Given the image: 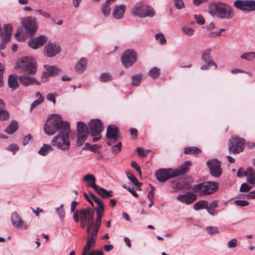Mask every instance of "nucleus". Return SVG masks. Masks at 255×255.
<instances>
[{
  "instance_id": "25",
  "label": "nucleus",
  "mask_w": 255,
  "mask_h": 255,
  "mask_svg": "<svg viewBox=\"0 0 255 255\" xmlns=\"http://www.w3.org/2000/svg\"><path fill=\"white\" fill-rule=\"evenodd\" d=\"M191 164V162L190 161H187L182 164L179 169H173L174 171H177V172H175V176H179L186 172L188 169V167L190 166Z\"/></svg>"
},
{
  "instance_id": "28",
  "label": "nucleus",
  "mask_w": 255,
  "mask_h": 255,
  "mask_svg": "<svg viewBox=\"0 0 255 255\" xmlns=\"http://www.w3.org/2000/svg\"><path fill=\"white\" fill-rule=\"evenodd\" d=\"M218 206V202L217 200L213 201L210 204H208L207 212L212 216H215L218 212L215 210V209L217 208Z\"/></svg>"
},
{
  "instance_id": "48",
  "label": "nucleus",
  "mask_w": 255,
  "mask_h": 255,
  "mask_svg": "<svg viewBox=\"0 0 255 255\" xmlns=\"http://www.w3.org/2000/svg\"><path fill=\"white\" fill-rule=\"evenodd\" d=\"M96 214H97V217H96V223L97 225L98 226L99 224H101V221L102 217L104 215V210H101L99 209H96Z\"/></svg>"
},
{
  "instance_id": "17",
  "label": "nucleus",
  "mask_w": 255,
  "mask_h": 255,
  "mask_svg": "<svg viewBox=\"0 0 255 255\" xmlns=\"http://www.w3.org/2000/svg\"><path fill=\"white\" fill-rule=\"evenodd\" d=\"M106 136L108 139L113 140V142L117 141L120 137L119 128L114 125H109L107 128Z\"/></svg>"
},
{
  "instance_id": "41",
  "label": "nucleus",
  "mask_w": 255,
  "mask_h": 255,
  "mask_svg": "<svg viewBox=\"0 0 255 255\" xmlns=\"http://www.w3.org/2000/svg\"><path fill=\"white\" fill-rule=\"evenodd\" d=\"M101 10L105 16H109L111 13L110 4L105 2L102 6Z\"/></svg>"
},
{
  "instance_id": "3",
  "label": "nucleus",
  "mask_w": 255,
  "mask_h": 255,
  "mask_svg": "<svg viewBox=\"0 0 255 255\" xmlns=\"http://www.w3.org/2000/svg\"><path fill=\"white\" fill-rule=\"evenodd\" d=\"M210 13L213 16L222 20H230L235 16V12L232 6L221 2L210 4Z\"/></svg>"
},
{
  "instance_id": "32",
  "label": "nucleus",
  "mask_w": 255,
  "mask_h": 255,
  "mask_svg": "<svg viewBox=\"0 0 255 255\" xmlns=\"http://www.w3.org/2000/svg\"><path fill=\"white\" fill-rule=\"evenodd\" d=\"M87 60L85 58H81L76 64L75 69L78 72H82L86 68Z\"/></svg>"
},
{
  "instance_id": "13",
  "label": "nucleus",
  "mask_w": 255,
  "mask_h": 255,
  "mask_svg": "<svg viewBox=\"0 0 255 255\" xmlns=\"http://www.w3.org/2000/svg\"><path fill=\"white\" fill-rule=\"evenodd\" d=\"M175 171L172 168H161L156 172V176L159 182H165L168 179L176 177Z\"/></svg>"
},
{
  "instance_id": "55",
  "label": "nucleus",
  "mask_w": 255,
  "mask_h": 255,
  "mask_svg": "<svg viewBox=\"0 0 255 255\" xmlns=\"http://www.w3.org/2000/svg\"><path fill=\"white\" fill-rule=\"evenodd\" d=\"M195 18L199 24L203 25L205 23V19L203 16L200 14L194 15Z\"/></svg>"
},
{
  "instance_id": "31",
  "label": "nucleus",
  "mask_w": 255,
  "mask_h": 255,
  "mask_svg": "<svg viewBox=\"0 0 255 255\" xmlns=\"http://www.w3.org/2000/svg\"><path fill=\"white\" fill-rule=\"evenodd\" d=\"M248 174L247 175V181L250 184H255V170L253 167L248 168Z\"/></svg>"
},
{
  "instance_id": "20",
  "label": "nucleus",
  "mask_w": 255,
  "mask_h": 255,
  "mask_svg": "<svg viewBox=\"0 0 255 255\" xmlns=\"http://www.w3.org/2000/svg\"><path fill=\"white\" fill-rule=\"evenodd\" d=\"M20 83L25 86L30 85H40V83L34 77L27 75H22L19 77Z\"/></svg>"
},
{
  "instance_id": "18",
  "label": "nucleus",
  "mask_w": 255,
  "mask_h": 255,
  "mask_svg": "<svg viewBox=\"0 0 255 255\" xmlns=\"http://www.w3.org/2000/svg\"><path fill=\"white\" fill-rule=\"evenodd\" d=\"M47 38L45 35H41L36 37L31 38L28 42V46L33 49H37L46 42Z\"/></svg>"
},
{
  "instance_id": "45",
  "label": "nucleus",
  "mask_w": 255,
  "mask_h": 255,
  "mask_svg": "<svg viewBox=\"0 0 255 255\" xmlns=\"http://www.w3.org/2000/svg\"><path fill=\"white\" fill-rule=\"evenodd\" d=\"M160 75V69L154 67L150 69L149 72V75L152 78H157Z\"/></svg>"
},
{
  "instance_id": "56",
  "label": "nucleus",
  "mask_w": 255,
  "mask_h": 255,
  "mask_svg": "<svg viewBox=\"0 0 255 255\" xmlns=\"http://www.w3.org/2000/svg\"><path fill=\"white\" fill-rule=\"evenodd\" d=\"M4 67L3 65L0 63V87H2L3 85V75Z\"/></svg>"
},
{
  "instance_id": "43",
  "label": "nucleus",
  "mask_w": 255,
  "mask_h": 255,
  "mask_svg": "<svg viewBox=\"0 0 255 255\" xmlns=\"http://www.w3.org/2000/svg\"><path fill=\"white\" fill-rule=\"evenodd\" d=\"M181 31L183 33L189 36L193 35L195 32L194 29L189 27L188 26H184L182 27Z\"/></svg>"
},
{
  "instance_id": "39",
  "label": "nucleus",
  "mask_w": 255,
  "mask_h": 255,
  "mask_svg": "<svg viewBox=\"0 0 255 255\" xmlns=\"http://www.w3.org/2000/svg\"><path fill=\"white\" fill-rule=\"evenodd\" d=\"M112 79V76L109 73H103L99 77V80L101 82H108Z\"/></svg>"
},
{
  "instance_id": "40",
  "label": "nucleus",
  "mask_w": 255,
  "mask_h": 255,
  "mask_svg": "<svg viewBox=\"0 0 255 255\" xmlns=\"http://www.w3.org/2000/svg\"><path fill=\"white\" fill-rule=\"evenodd\" d=\"M94 216V211L93 209L89 208V212H88V215L86 221H87V225L93 226V225L94 224H93Z\"/></svg>"
},
{
  "instance_id": "60",
  "label": "nucleus",
  "mask_w": 255,
  "mask_h": 255,
  "mask_svg": "<svg viewBox=\"0 0 255 255\" xmlns=\"http://www.w3.org/2000/svg\"><path fill=\"white\" fill-rule=\"evenodd\" d=\"M35 11L38 12L41 15L44 17L48 18H51V15L48 12L43 11L41 9H36L35 10Z\"/></svg>"
},
{
  "instance_id": "24",
  "label": "nucleus",
  "mask_w": 255,
  "mask_h": 255,
  "mask_svg": "<svg viewBox=\"0 0 255 255\" xmlns=\"http://www.w3.org/2000/svg\"><path fill=\"white\" fill-rule=\"evenodd\" d=\"M96 240L93 237L87 236V242L84 247L82 255H88V253L90 251L91 248H94L95 245Z\"/></svg>"
},
{
  "instance_id": "35",
  "label": "nucleus",
  "mask_w": 255,
  "mask_h": 255,
  "mask_svg": "<svg viewBox=\"0 0 255 255\" xmlns=\"http://www.w3.org/2000/svg\"><path fill=\"white\" fill-rule=\"evenodd\" d=\"M18 127V125L17 122L13 120L6 128L5 130V131L9 134H12L17 129Z\"/></svg>"
},
{
  "instance_id": "54",
  "label": "nucleus",
  "mask_w": 255,
  "mask_h": 255,
  "mask_svg": "<svg viewBox=\"0 0 255 255\" xmlns=\"http://www.w3.org/2000/svg\"><path fill=\"white\" fill-rule=\"evenodd\" d=\"M252 188V186H251L246 183H244L241 185L240 190L242 192H246L249 191Z\"/></svg>"
},
{
  "instance_id": "12",
  "label": "nucleus",
  "mask_w": 255,
  "mask_h": 255,
  "mask_svg": "<svg viewBox=\"0 0 255 255\" xmlns=\"http://www.w3.org/2000/svg\"><path fill=\"white\" fill-rule=\"evenodd\" d=\"M44 69L45 70L41 75L42 81L43 82L47 81L49 77H54L62 73V70L56 66L45 65Z\"/></svg>"
},
{
  "instance_id": "62",
  "label": "nucleus",
  "mask_w": 255,
  "mask_h": 255,
  "mask_svg": "<svg viewBox=\"0 0 255 255\" xmlns=\"http://www.w3.org/2000/svg\"><path fill=\"white\" fill-rule=\"evenodd\" d=\"M31 139V136L30 134H28L27 135L25 136L22 140V144L23 146L26 145L27 143H29V141Z\"/></svg>"
},
{
  "instance_id": "33",
  "label": "nucleus",
  "mask_w": 255,
  "mask_h": 255,
  "mask_svg": "<svg viewBox=\"0 0 255 255\" xmlns=\"http://www.w3.org/2000/svg\"><path fill=\"white\" fill-rule=\"evenodd\" d=\"M53 148L51 145L44 144L38 151V153L42 156L47 155L50 152H52Z\"/></svg>"
},
{
  "instance_id": "21",
  "label": "nucleus",
  "mask_w": 255,
  "mask_h": 255,
  "mask_svg": "<svg viewBox=\"0 0 255 255\" xmlns=\"http://www.w3.org/2000/svg\"><path fill=\"white\" fill-rule=\"evenodd\" d=\"M176 199L182 203L189 204L195 201L197 199V197L195 194L188 192L185 194H180L177 196Z\"/></svg>"
},
{
  "instance_id": "9",
  "label": "nucleus",
  "mask_w": 255,
  "mask_h": 255,
  "mask_svg": "<svg viewBox=\"0 0 255 255\" xmlns=\"http://www.w3.org/2000/svg\"><path fill=\"white\" fill-rule=\"evenodd\" d=\"M36 20V18L32 16H27L22 19L21 25L27 34L30 36L34 35L38 29Z\"/></svg>"
},
{
  "instance_id": "37",
  "label": "nucleus",
  "mask_w": 255,
  "mask_h": 255,
  "mask_svg": "<svg viewBox=\"0 0 255 255\" xmlns=\"http://www.w3.org/2000/svg\"><path fill=\"white\" fill-rule=\"evenodd\" d=\"M36 97H39V99L34 101L31 105L30 110L31 111L35 107L38 106L44 101V97L40 94V92H38L35 94Z\"/></svg>"
},
{
  "instance_id": "42",
  "label": "nucleus",
  "mask_w": 255,
  "mask_h": 255,
  "mask_svg": "<svg viewBox=\"0 0 255 255\" xmlns=\"http://www.w3.org/2000/svg\"><path fill=\"white\" fill-rule=\"evenodd\" d=\"M142 78L141 74L134 75L131 76L132 85L134 86H138Z\"/></svg>"
},
{
  "instance_id": "11",
  "label": "nucleus",
  "mask_w": 255,
  "mask_h": 255,
  "mask_svg": "<svg viewBox=\"0 0 255 255\" xmlns=\"http://www.w3.org/2000/svg\"><path fill=\"white\" fill-rule=\"evenodd\" d=\"M136 54L131 49L126 50L122 55L121 60L125 67L128 68L131 66L136 61Z\"/></svg>"
},
{
  "instance_id": "47",
  "label": "nucleus",
  "mask_w": 255,
  "mask_h": 255,
  "mask_svg": "<svg viewBox=\"0 0 255 255\" xmlns=\"http://www.w3.org/2000/svg\"><path fill=\"white\" fill-rule=\"evenodd\" d=\"M241 58L248 61L253 60L255 58V53L254 52H251L244 53L241 55Z\"/></svg>"
},
{
  "instance_id": "6",
  "label": "nucleus",
  "mask_w": 255,
  "mask_h": 255,
  "mask_svg": "<svg viewBox=\"0 0 255 255\" xmlns=\"http://www.w3.org/2000/svg\"><path fill=\"white\" fill-rule=\"evenodd\" d=\"M218 189V186L216 182L207 181L195 185L193 189L195 193L200 195H207L214 193Z\"/></svg>"
},
{
  "instance_id": "14",
  "label": "nucleus",
  "mask_w": 255,
  "mask_h": 255,
  "mask_svg": "<svg viewBox=\"0 0 255 255\" xmlns=\"http://www.w3.org/2000/svg\"><path fill=\"white\" fill-rule=\"evenodd\" d=\"M207 164L209 168L210 174L215 177H219L222 174L221 163L217 159L209 160Z\"/></svg>"
},
{
  "instance_id": "36",
  "label": "nucleus",
  "mask_w": 255,
  "mask_h": 255,
  "mask_svg": "<svg viewBox=\"0 0 255 255\" xmlns=\"http://www.w3.org/2000/svg\"><path fill=\"white\" fill-rule=\"evenodd\" d=\"M90 197L96 203L98 206L96 207L95 209H99L101 210H104L105 206L102 201L97 196H96L93 193L90 192L89 193Z\"/></svg>"
},
{
  "instance_id": "49",
  "label": "nucleus",
  "mask_w": 255,
  "mask_h": 255,
  "mask_svg": "<svg viewBox=\"0 0 255 255\" xmlns=\"http://www.w3.org/2000/svg\"><path fill=\"white\" fill-rule=\"evenodd\" d=\"M9 118V114L5 109H0V120L5 121Z\"/></svg>"
},
{
  "instance_id": "53",
  "label": "nucleus",
  "mask_w": 255,
  "mask_h": 255,
  "mask_svg": "<svg viewBox=\"0 0 255 255\" xmlns=\"http://www.w3.org/2000/svg\"><path fill=\"white\" fill-rule=\"evenodd\" d=\"M206 230L208 234H214L219 233V230L217 227L209 226L206 228Z\"/></svg>"
},
{
  "instance_id": "27",
  "label": "nucleus",
  "mask_w": 255,
  "mask_h": 255,
  "mask_svg": "<svg viewBox=\"0 0 255 255\" xmlns=\"http://www.w3.org/2000/svg\"><path fill=\"white\" fill-rule=\"evenodd\" d=\"M84 182L87 181V186L93 188L94 189L97 188V185L95 184L96 178L94 175L87 174L83 179Z\"/></svg>"
},
{
  "instance_id": "44",
  "label": "nucleus",
  "mask_w": 255,
  "mask_h": 255,
  "mask_svg": "<svg viewBox=\"0 0 255 255\" xmlns=\"http://www.w3.org/2000/svg\"><path fill=\"white\" fill-rule=\"evenodd\" d=\"M56 211L61 221H63L65 218V212L63 208V205L62 204L60 207L56 208Z\"/></svg>"
},
{
  "instance_id": "57",
  "label": "nucleus",
  "mask_w": 255,
  "mask_h": 255,
  "mask_svg": "<svg viewBox=\"0 0 255 255\" xmlns=\"http://www.w3.org/2000/svg\"><path fill=\"white\" fill-rule=\"evenodd\" d=\"M248 169L245 171L242 167L239 169L237 172V176L239 178H242L243 176H247L248 174Z\"/></svg>"
},
{
  "instance_id": "15",
  "label": "nucleus",
  "mask_w": 255,
  "mask_h": 255,
  "mask_svg": "<svg viewBox=\"0 0 255 255\" xmlns=\"http://www.w3.org/2000/svg\"><path fill=\"white\" fill-rule=\"evenodd\" d=\"M172 187L177 190L190 189L191 188L189 180L187 181V179L183 178H179L174 180L172 182Z\"/></svg>"
},
{
  "instance_id": "1",
  "label": "nucleus",
  "mask_w": 255,
  "mask_h": 255,
  "mask_svg": "<svg viewBox=\"0 0 255 255\" xmlns=\"http://www.w3.org/2000/svg\"><path fill=\"white\" fill-rule=\"evenodd\" d=\"M88 125L82 122L77 123L76 144L78 146H80L85 142L89 134H99L103 129V123L99 119L91 120Z\"/></svg>"
},
{
  "instance_id": "5",
  "label": "nucleus",
  "mask_w": 255,
  "mask_h": 255,
  "mask_svg": "<svg viewBox=\"0 0 255 255\" xmlns=\"http://www.w3.org/2000/svg\"><path fill=\"white\" fill-rule=\"evenodd\" d=\"M70 129L59 132L51 140L52 145L56 146L58 149L65 151L70 148V142L69 138Z\"/></svg>"
},
{
  "instance_id": "16",
  "label": "nucleus",
  "mask_w": 255,
  "mask_h": 255,
  "mask_svg": "<svg viewBox=\"0 0 255 255\" xmlns=\"http://www.w3.org/2000/svg\"><path fill=\"white\" fill-rule=\"evenodd\" d=\"M44 51L47 57H52L61 52V48L58 44L49 42L45 46Z\"/></svg>"
},
{
  "instance_id": "50",
  "label": "nucleus",
  "mask_w": 255,
  "mask_h": 255,
  "mask_svg": "<svg viewBox=\"0 0 255 255\" xmlns=\"http://www.w3.org/2000/svg\"><path fill=\"white\" fill-rule=\"evenodd\" d=\"M149 150H145L143 148L141 147H137L136 148V152L138 155L142 158L145 157L146 156L147 154L149 152Z\"/></svg>"
},
{
  "instance_id": "29",
  "label": "nucleus",
  "mask_w": 255,
  "mask_h": 255,
  "mask_svg": "<svg viewBox=\"0 0 255 255\" xmlns=\"http://www.w3.org/2000/svg\"><path fill=\"white\" fill-rule=\"evenodd\" d=\"M8 85L9 88L15 90L18 87L17 76L15 74H11L8 78Z\"/></svg>"
},
{
  "instance_id": "52",
  "label": "nucleus",
  "mask_w": 255,
  "mask_h": 255,
  "mask_svg": "<svg viewBox=\"0 0 255 255\" xmlns=\"http://www.w3.org/2000/svg\"><path fill=\"white\" fill-rule=\"evenodd\" d=\"M155 38L157 40H159L161 44H165L166 42V40L165 38L164 35L162 33H158L155 35Z\"/></svg>"
},
{
  "instance_id": "10",
  "label": "nucleus",
  "mask_w": 255,
  "mask_h": 255,
  "mask_svg": "<svg viewBox=\"0 0 255 255\" xmlns=\"http://www.w3.org/2000/svg\"><path fill=\"white\" fill-rule=\"evenodd\" d=\"M233 6L238 9L246 12L255 11V0H236Z\"/></svg>"
},
{
  "instance_id": "2",
  "label": "nucleus",
  "mask_w": 255,
  "mask_h": 255,
  "mask_svg": "<svg viewBox=\"0 0 255 255\" xmlns=\"http://www.w3.org/2000/svg\"><path fill=\"white\" fill-rule=\"evenodd\" d=\"M70 129V125L67 122L63 121L61 117L57 114L49 117L44 126V132L48 135H52L56 132H61Z\"/></svg>"
},
{
  "instance_id": "46",
  "label": "nucleus",
  "mask_w": 255,
  "mask_h": 255,
  "mask_svg": "<svg viewBox=\"0 0 255 255\" xmlns=\"http://www.w3.org/2000/svg\"><path fill=\"white\" fill-rule=\"evenodd\" d=\"M127 177L136 187H140L141 186V183L138 182L137 179L132 174L130 173H127Z\"/></svg>"
},
{
  "instance_id": "38",
  "label": "nucleus",
  "mask_w": 255,
  "mask_h": 255,
  "mask_svg": "<svg viewBox=\"0 0 255 255\" xmlns=\"http://www.w3.org/2000/svg\"><path fill=\"white\" fill-rule=\"evenodd\" d=\"M201 152V150L196 146L186 147L184 148V153L187 154H198Z\"/></svg>"
},
{
  "instance_id": "51",
  "label": "nucleus",
  "mask_w": 255,
  "mask_h": 255,
  "mask_svg": "<svg viewBox=\"0 0 255 255\" xmlns=\"http://www.w3.org/2000/svg\"><path fill=\"white\" fill-rule=\"evenodd\" d=\"M234 203L236 206L241 207L247 206L250 204L248 201L244 200H236L235 201Z\"/></svg>"
},
{
  "instance_id": "63",
  "label": "nucleus",
  "mask_w": 255,
  "mask_h": 255,
  "mask_svg": "<svg viewBox=\"0 0 255 255\" xmlns=\"http://www.w3.org/2000/svg\"><path fill=\"white\" fill-rule=\"evenodd\" d=\"M8 150L14 153L18 150V146L16 144H12L8 147Z\"/></svg>"
},
{
  "instance_id": "7",
  "label": "nucleus",
  "mask_w": 255,
  "mask_h": 255,
  "mask_svg": "<svg viewBox=\"0 0 255 255\" xmlns=\"http://www.w3.org/2000/svg\"><path fill=\"white\" fill-rule=\"evenodd\" d=\"M245 140L244 138L232 137L229 140V152L231 153L237 154L242 152L245 147Z\"/></svg>"
},
{
  "instance_id": "4",
  "label": "nucleus",
  "mask_w": 255,
  "mask_h": 255,
  "mask_svg": "<svg viewBox=\"0 0 255 255\" xmlns=\"http://www.w3.org/2000/svg\"><path fill=\"white\" fill-rule=\"evenodd\" d=\"M155 11L151 6L142 1L136 2L131 10V15L133 17H152L155 15Z\"/></svg>"
},
{
  "instance_id": "30",
  "label": "nucleus",
  "mask_w": 255,
  "mask_h": 255,
  "mask_svg": "<svg viewBox=\"0 0 255 255\" xmlns=\"http://www.w3.org/2000/svg\"><path fill=\"white\" fill-rule=\"evenodd\" d=\"M89 208L86 209H82L79 210V216L81 222V227L84 228L87 221L88 212H89Z\"/></svg>"
},
{
  "instance_id": "23",
  "label": "nucleus",
  "mask_w": 255,
  "mask_h": 255,
  "mask_svg": "<svg viewBox=\"0 0 255 255\" xmlns=\"http://www.w3.org/2000/svg\"><path fill=\"white\" fill-rule=\"evenodd\" d=\"M126 7L124 4L117 5L113 10L112 14L116 19H121L125 13Z\"/></svg>"
},
{
  "instance_id": "26",
  "label": "nucleus",
  "mask_w": 255,
  "mask_h": 255,
  "mask_svg": "<svg viewBox=\"0 0 255 255\" xmlns=\"http://www.w3.org/2000/svg\"><path fill=\"white\" fill-rule=\"evenodd\" d=\"M94 190L102 198H108L113 196L112 191H107L105 189L99 186H97V188H95Z\"/></svg>"
},
{
  "instance_id": "22",
  "label": "nucleus",
  "mask_w": 255,
  "mask_h": 255,
  "mask_svg": "<svg viewBox=\"0 0 255 255\" xmlns=\"http://www.w3.org/2000/svg\"><path fill=\"white\" fill-rule=\"evenodd\" d=\"M211 51L212 49L211 48L206 49L203 50L201 55V59L203 61L206 63L208 66H213L215 69H216L217 68V65L210 56Z\"/></svg>"
},
{
  "instance_id": "34",
  "label": "nucleus",
  "mask_w": 255,
  "mask_h": 255,
  "mask_svg": "<svg viewBox=\"0 0 255 255\" xmlns=\"http://www.w3.org/2000/svg\"><path fill=\"white\" fill-rule=\"evenodd\" d=\"M208 201L207 200H200L194 204L193 206V209L196 211L202 210L203 209L207 210V208L208 207Z\"/></svg>"
},
{
  "instance_id": "59",
  "label": "nucleus",
  "mask_w": 255,
  "mask_h": 255,
  "mask_svg": "<svg viewBox=\"0 0 255 255\" xmlns=\"http://www.w3.org/2000/svg\"><path fill=\"white\" fill-rule=\"evenodd\" d=\"M130 166L132 168L135 169L138 172V173L141 175V170H140V167L135 161H131V162L130 163Z\"/></svg>"
},
{
  "instance_id": "58",
  "label": "nucleus",
  "mask_w": 255,
  "mask_h": 255,
  "mask_svg": "<svg viewBox=\"0 0 255 255\" xmlns=\"http://www.w3.org/2000/svg\"><path fill=\"white\" fill-rule=\"evenodd\" d=\"M175 6L176 8L181 9L184 7V3L182 0H174Z\"/></svg>"
},
{
  "instance_id": "64",
  "label": "nucleus",
  "mask_w": 255,
  "mask_h": 255,
  "mask_svg": "<svg viewBox=\"0 0 255 255\" xmlns=\"http://www.w3.org/2000/svg\"><path fill=\"white\" fill-rule=\"evenodd\" d=\"M121 147H122V142H119L118 144H117L116 145H115L113 146V149L115 152H118L121 151Z\"/></svg>"
},
{
  "instance_id": "8",
  "label": "nucleus",
  "mask_w": 255,
  "mask_h": 255,
  "mask_svg": "<svg viewBox=\"0 0 255 255\" xmlns=\"http://www.w3.org/2000/svg\"><path fill=\"white\" fill-rule=\"evenodd\" d=\"M21 67L23 72L34 74L36 72L37 67L35 59L31 57H23L21 60Z\"/></svg>"
},
{
  "instance_id": "61",
  "label": "nucleus",
  "mask_w": 255,
  "mask_h": 255,
  "mask_svg": "<svg viewBox=\"0 0 255 255\" xmlns=\"http://www.w3.org/2000/svg\"><path fill=\"white\" fill-rule=\"evenodd\" d=\"M237 241L236 239H233L228 243L227 246L229 248H234L237 246Z\"/></svg>"
},
{
  "instance_id": "19",
  "label": "nucleus",
  "mask_w": 255,
  "mask_h": 255,
  "mask_svg": "<svg viewBox=\"0 0 255 255\" xmlns=\"http://www.w3.org/2000/svg\"><path fill=\"white\" fill-rule=\"evenodd\" d=\"M12 224L14 227L26 230L28 228V226L21 219L17 212H14L11 216Z\"/></svg>"
}]
</instances>
